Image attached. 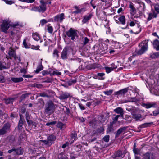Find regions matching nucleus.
I'll return each mask as SVG.
<instances>
[{"instance_id":"64","label":"nucleus","mask_w":159,"mask_h":159,"mask_svg":"<svg viewBox=\"0 0 159 159\" xmlns=\"http://www.w3.org/2000/svg\"><path fill=\"white\" fill-rule=\"evenodd\" d=\"M69 143L66 142L65 144H64L62 146V148H65L66 146H67L69 145Z\"/></svg>"},{"instance_id":"11","label":"nucleus","mask_w":159,"mask_h":159,"mask_svg":"<svg viewBox=\"0 0 159 159\" xmlns=\"http://www.w3.org/2000/svg\"><path fill=\"white\" fill-rule=\"evenodd\" d=\"M52 92L49 90H48L46 92H43L39 93V96L43 97H47L48 98H51L52 95L50 94Z\"/></svg>"},{"instance_id":"39","label":"nucleus","mask_w":159,"mask_h":159,"mask_svg":"<svg viewBox=\"0 0 159 159\" xmlns=\"http://www.w3.org/2000/svg\"><path fill=\"white\" fill-rule=\"evenodd\" d=\"M119 20L123 24L125 23V16H122L119 18Z\"/></svg>"},{"instance_id":"59","label":"nucleus","mask_w":159,"mask_h":159,"mask_svg":"<svg viewBox=\"0 0 159 159\" xmlns=\"http://www.w3.org/2000/svg\"><path fill=\"white\" fill-rule=\"evenodd\" d=\"M104 131V127L103 126L100 127L98 130V132L99 133H101Z\"/></svg>"},{"instance_id":"43","label":"nucleus","mask_w":159,"mask_h":159,"mask_svg":"<svg viewBox=\"0 0 159 159\" xmlns=\"http://www.w3.org/2000/svg\"><path fill=\"white\" fill-rule=\"evenodd\" d=\"M40 103L41 106H43L44 105L45 103L43 100L41 98L39 99L37 104Z\"/></svg>"},{"instance_id":"16","label":"nucleus","mask_w":159,"mask_h":159,"mask_svg":"<svg viewBox=\"0 0 159 159\" xmlns=\"http://www.w3.org/2000/svg\"><path fill=\"white\" fill-rule=\"evenodd\" d=\"M132 117L135 120V121H137L138 120H141V119L142 118V116L140 114H133Z\"/></svg>"},{"instance_id":"46","label":"nucleus","mask_w":159,"mask_h":159,"mask_svg":"<svg viewBox=\"0 0 159 159\" xmlns=\"http://www.w3.org/2000/svg\"><path fill=\"white\" fill-rule=\"evenodd\" d=\"M77 137V134L76 133H72L71 134V139L73 140V141H74L76 139Z\"/></svg>"},{"instance_id":"17","label":"nucleus","mask_w":159,"mask_h":159,"mask_svg":"<svg viewBox=\"0 0 159 159\" xmlns=\"http://www.w3.org/2000/svg\"><path fill=\"white\" fill-rule=\"evenodd\" d=\"M64 14L61 13L59 15H57L54 17V20L56 21H58L59 20L60 22H61L64 19Z\"/></svg>"},{"instance_id":"29","label":"nucleus","mask_w":159,"mask_h":159,"mask_svg":"<svg viewBox=\"0 0 159 159\" xmlns=\"http://www.w3.org/2000/svg\"><path fill=\"white\" fill-rule=\"evenodd\" d=\"M7 116V115L4 113L2 111L0 110V119L3 120L5 119Z\"/></svg>"},{"instance_id":"36","label":"nucleus","mask_w":159,"mask_h":159,"mask_svg":"<svg viewBox=\"0 0 159 159\" xmlns=\"http://www.w3.org/2000/svg\"><path fill=\"white\" fill-rule=\"evenodd\" d=\"M14 98H10L5 99V102L7 104L12 103L13 102Z\"/></svg>"},{"instance_id":"41","label":"nucleus","mask_w":159,"mask_h":159,"mask_svg":"<svg viewBox=\"0 0 159 159\" xmlns=\"http://www.w3.org/2000/svg\"><path fill=\"white\" fill-rule=\"evenodd\" d=\"M28 125H33L36 126V123L35 122H34L33 121L31 120H26Z\"/></svg>"},{"instance_id":"10","label":"nucleus","mask_w":159,"mask_h":159,"mask_svg":"<svg viewBox=\"0 0 159 159\" xmlns=\"http://www.w3.org/2000/svg\"><path fill=\"white\" fill-rule=\"evenodd\" d=\"M144 159H155V156L152 153L147 152L143 155Z\"/></svg>"},{"instance_id":"31","label":"nucleus","mask_w":159,"mask_h":159,"mask_svg":"<svg viewBox=\"0 0 159 159\" xmlns=\"http://www.w3.org/2000/svg\"><path fill=\"white\" fill-rule=\"evenodd\" d=\"M15 152H16V154L20 155L23 153V151L21 147H20L18 149H15Z\"/></svg>"},{"instance_id":"47","label":"nucleus","mask_w":159,"mask_h":159,"mask_svg":"<svg viewBox=\"0 0 159 159\" xmlns=\"http://www.w3.org/2000/svg\"><path fill=\"white\" fill-rule=\"evenodd\" d=\"M103 140L106 142H108L109 140V136L108 135L105 136L103 138Z\"/></svg>"},{"instance_id":"8","label":"nucleus","mask_w":159,"mask_h":159,"mask_svg":"<svg viewBox=\"0 0 159 159\" xmlns=\"http://www.w3.org/2000/svg\"><path fill=\"white\" fill-rule=\"evenodd\" d=\"M10 26L9 22L6 20H4L1 25L2 31L6 33L7 32V30L9 28Z\"/></svg>"},{"instance_id":"9","label":"nucleus","mask_w":159,"mask_h":159,"mask_svg":"<svg viewBox=\"0 0 159 159\" xmlns=\"http://www.w3.org/2000/svg\"><path fill=\"white\" fill-rule=\"evenodd\" d=\"M70 96V94L67 92H63L59 97V99L61 100L65 101Z\"/></svg>"},{"instance_id":"25","label":"nucleus","mask_w":159,"mask_h":159,"mask_svg":"<svg viewBox=\"0 0 159 159\" xmlns=\"http://www.w3.org/2000/svg\"><path fill=\"white\" fill-rule=\"evenodd\" d=\"M11 80L15 83H18L23 81V79L22 77L15 78L13 77L11 79Z\"/></svg>"},{"instance_id":"1","label":"nucleus","mask_w":159,"mask_h":159,"mask_svg":"<svg viewBox=\"0 0 159 159\" xmlns=\"http://www.w3.org/2000/svg\"><path fill=\"white\" fill-rule=\"evenodd\" d=\"M55 104L51 100H49L46 102L44 107V113L48 115L52 114L55 110Z\"/></svg>"},{"instance_id":"19","label":"nucleus","mask_w":159,"mask_h":159,"mask_svg":"<svg viewBox=\"0 0 159 159\" xmlns=\"http://www.w3.org/2000/svg\"><path fill=\"white\" fill-rule=\"evenodd\" d=\"M114 111L117 114H120V116L122 118L123 117L124 111L123 109L120 107L116 108L114 110Z\"/></svg>"},{"instance_id":"24","label":"nucleus","mask_w":159,"mask_h":159,"mask_svg":"<svg viewBox=\"0 0 159 159\" xmlns=\"http://www.w3.org/2000/svg\"><path fill=\"white\" fill-rule=\"evenodd\" d=\"M126 129V127H124L119 129L117 131L115 137L116 138L118 137L119 135L122 132H124Z\"/></svg>"},{"instance_id":"15","label":"nucleus","mask_w":159,"mask_h":159,"mask_svg":"<svg viewBox=\"0 0 159 159\" xmlns=\"http://www.w3.org/2000/svg\"><path fill=\"white\" fill-rule=\"evenodd\" d=\"M142 106L144 107H145L147 109H148L151 107H156V104L155 103H142Z\"/></svg>"},{"instance_id":"20","label":"nucleus","mask_w":159,"mask_h":159,"mask_svg":"<svg viewBox=\"0 0 159 159\" xmlns=\"http://www.w3.org/2000/svg\"><path fill=\"white\" fill-rule=\"evenodd\" d=\"M128 89L126 88L122 89L120 90L119 91L116 92L115 93V94L116 95H124L128 92Z\"/></svg>"},{"instance_id":"49","label":"nucleus","mask_w":159,"mask_h":159,"mask_svg":"<svg viewBox=\"0 0 159 159\" xmlns=\"http://www.w3.org/2000/svg\"><path fill=\"white\" fill-rule=\"evenodd\" d=\"M7 67L4 65L0 61V70H2L3 69H6Z\"/></svg>"},{"instance_id":"58","label":"nucleus","mask_w":159,"mask_h":159,"mask_svg":"<svg viewBox=\"0 0 159 159\" xmlns=\"http://www.w3.org/2000/svg\"><path fill=\"white\" fill-rule=\"evenodd\" d=\"M103 117L104 116H103L102 115H101L99 116V118L101 122H103L105 121V120H102V119H103Z\"/></svg>"},{"instance_id":"26","label":"nucleus","mask_w":159,"mask_h":159,"mask_svg":"<svg viewBox=\"0 0 159 159\" xmlns=\"http://www.w3.org/2000/svg\"><path fill=\"white\" fill-rule=\"evenodd\" d=\"M150 57L152 59H156L159 58V52L154 53L150 55Z\"/></svg>"},{"instance_id":"22","label":"nucleus","mask_w":159,"mask_h":159,"mask_svg":"<svg viewBox=\"0 0 159 159\" xmlns=\"http://www.w3.org/2000/svg\"><path fill=\"white\" fill-rule=\"evenodd\" d=\"M153 45L157 51H159V41L158 40L156 39L153 41Z\"/></svg>"},{"instance_id":"53","label":"nucleus","mask_w":159,"mask_h":159,"mask_svg":"<svg viewBox=\"0 0 159 159\" xmlns=\"http://www.w3.org/2000/svg\"><path fill=\"white\" fill-rule=\"evenodd\" d=\"M159 114V107L158 109L156 111H155L153 112V116H156Z\"/></svg>"},{"instance_id":"40","label":"nucleus","mask_w":159,"mask_h":159,"mask_svg":"<svg viewBox=\"0 0 159 159\" xmlns=\"http://www.w3.org/2000/svg\"><path fill=\"white\" fill-rule=\"evenodd\" d=\"M8 138L9 139V142L11 143H13V142L15 141V137L13 135H10L8 136Z\"/></svg>"},{"instance_id":"54","label":"nucleus","mask_w":159,"mask_h":159,"mask_svg":"<svg viewBox=\"0 0 159 159\" xmlns=\"http://www.w3.org/2000/svg\"><path fill=\"white\" fill-rule=\"evenodd\" d=\"M155 10L158 13H159V5L156 4L155 6Z\"/></svg>"},{"instance_id":"2","label":"nucleus","mask_w":159,"mask_h":159,"mask_svg":"<svg viewBox=\"0 0 159 159\" xmlns=\"http://www.w3.org/2000/svg\"><path fill=\"white\" fill-rule=\"evenodd\" d=\"M40 2L42 3V4L39 7H34L32 8L31 10L35 11H38L40 12H44L46 10V7L45 3L42 1H41Z\"/></svg>"},{"instance_id":"3","label":"nucleus","mask_w":159,"mask_h":159,"mask_svg":"<svg viewBox=\"0 0 159 159\" xmlns=\"http://www.w3.org/2000/svg\"><path fill=\"white\" fill-rule=\"evenodd\" d=\"M11 125L9 123L5 124L2 128L0 129V135L5 134L10 129Z\"/></svg>"},{"instance_id":"56","label":"nucleus","mask_w":159,"mask_h":159,"mask_svg":"<svg viewBox=\"0 0 159 159\" xmlns=\"http://www.w3.org/2000/svg\"><path fill=\"white\" fill-rule=\"evenodd\" d=\"M58 51L57 49H55L54 51L53 52V55L54 56L56 55L57 56V57H59V55L58 54Z\"/></svg>"},{"instance_id":"48","label":"nucleus","mask_w":159,"mask_h":159,"mask_svg":"<svg viewBox=\"0 0 159 159\" xmlns=\"http://www.w3.org/2000/svg\"><path fill=\"white\" fill-rule=\"evenodd\" d=\"M57 122L56 121H53L49 122H48L46 123V125L47 126H50L55 125L56 124Z\"/></svg>"},{"instance_id":"14","label":"nucleus","mask_w":159,"mask_h":159,"mask_svg":"<svg viewBox=\"0 0 159 159\" xmlns=\"http://www.w3.org/2000/svg\"><path fill=\"white\" fill-rule=\"evenodd\" d=\"M10 49L9 50L8 52V54L9 55V57H13L16 60L17 57L16 53L15 50L11 48V47H10L9 48Z\"/></svg>"},{"instance_id":"42","label":"nucleus","mask_w":159,"mask_h":159,"mask_svg":"<svg viewBox=\"0 0 159 159\" xmlns=\"http://www.w3.org/2000/svg\"><path fill=\"white\" fill-rule=\"evenodd\" d=\"M129 102H135L139 101L136 98H129Z\"/></svg>"},{"instance_id":"28","label":"nucleus","mask_w":159,"mask_h":159,"mask_svg":"<svg viewBox=\"0 0 159 159\" xmlns=\"http://www.w3.org/2000/svg\"><path fill=\"white\" fill-rule=\"evenodd\" d=\"M136 143H134V146L133 148V151L134 153L135 154H139L140 150L139 149L136 148Z\"/></svg>"},{"instance_id":"13","label":"nucleus","mask_w":159,"mask_h":159,"mask_svg":"<svg viewBox=\"0 0 159 159\" xmlns=\"http://www.w3.org/2000/svg\"><path fill=\"white\" fill-rule=\"evenodd\" d=\"M20 119L18 124V128L19 130H22L23 128V125L24 124V122L25 121V120L21 115H20Z\"/></svg>"},{"instance_id":"21","label":"nucleus","mask_w":159,"mask_h":159,"mask_svg":"<svg viewBox=\"0 0 159 159\" xmlns=\"http://www.w3.org/2000/svg\"><path fill=\"white\" fill-rule=\"evenodd\" d=\"M31 93H27L21 95L20 98L19 102H20L23 101L24 100L26 97L29 96V95H31Z\"/></svg>"},{"instance_id":"63","label":"nucleus","mask_w":159,"mask_h":159,"mask_svg":"<svg viewBox=\"0 0 159 159\" xmlns=\"http://www.w3.org/2000/svg\"><path fill=\"white\" fill-rule=\"evenodd\" d=\"M47 21L45 19H43L41 21V23L42 25H43L47 23Z\"/></svg>"},{"instance_id":"52","label":"nucleus","mask_w":159,"mask_h":159,"mask_svg":"<svg viewBox=\"0 0 159 159\" xmlns=\"http://www.w3.org/2000/svg\"><path fill=\"white\" fill-rule=\"evenodd\" d=\"M89 41V39L87 37H85L84 38V41L83 42L84 45H85Z\"/></svg>"},{"instance_id":"57","label":"nucleus","mask_w":159,"mask_h":159,"mask_svg":"<svg viewBox=\"0 0 159 159\" xmlns=\"http://www.w3.org/2000/svg\"><path fill=\"white\" fill-rule=\"evenodd\" d=\"M153 16V15L152 13H149V14L148 17L147 19V20L148 21L150 20L152 18Z\"/></svg>"},{"instance_id":"23","label":"nucleus","mask_w":159,"mask_h":159,"mask_svg":"<svg viewBox=\"0 0 159 159\" xmlns=\"http://www.w3.org/2000/svg\"><path fill=\"white\" fill-rule=\"evenodd\" d=\"M126 109L128 111H131V113L132 115L133 114H135L138 112V108H135L134 107H132L131 108H126Z\"/></svg>"},{"instance_id":"30","label":"nucleus","mask_w":159,"mask_h":159,"mask_svg":"<svg viewBox=\"0 0 159 159\" xmlns=\"http://www.w3.org/2000/svg\"><path fill=\"white\" fill-rule=\"evenodd\" d=\"M33 38L34 40L36 41H38L39 39H40L39 36L37 33H35L33 34Z\"/></svg>"},{"instance_id":"55","label":"nucleus","mask_w":159,"mask_h":159,"mask_svg":"<svg viewBox=\"0 0 159 159\" xmlns=\"http://www.w3.org/2000/svg\"><path fill=\"white\" fill-rule=\"evenodd\" d=\"M52 74L53 75H61V73L60 72H57V71H54L52 73Z\"/></svg>"},{"instance_id":"44","label":"nucleus","mask_w":159,"mask_h":159,"mask_svg":"<svg viewBox=\"0 0 159 159\" xmlns=\"http://www.w3.org/2000/svg\"><path fill=\"white\" fill-rule=\"evenodd\" d=\"M105 69L107 73H108L113 70V69L111 67H105Z\"/></svg>"},{"instance_id":"33","label":"nucleus","mask_w":159,"mask_h":159,"mask_svg":"<svg viewBox=\"0 0 159 159\" xmlns=\"http://www.w3.org/2000/svg\"><path fill=\"white\" fill-rule=\"evenodd\" d=\"M98 121L95 119L92 120L89 122V123L93 127H95V125L97 124Z\"/></svg>"},{"instance_id":"34","label":"nucleus","mask_w":159,"mask_h":159,"mask_svg":"<svg viewBox=\"0 0 159 159\" xmlns=\"http://www.w3.org/2000/svg\"><path fill=\"white\" fill-rule=\"evenodd\" d=\"M92 16V15L91 14H90L88 16H85L82 20L83 22L84 23H86L91 18Z\"/></svg>"},{"instance_id":"51","label":"nucleus","mask_w":159,"mask_h":159,"mask_svg":"<svg viewBox=\"0 0 159 159\" xmlns=\"http://www.w3.org/2000/svg\"><path fill=\"white\" fill-rule=\"evenodd\" d=\"M84 10L83 8H82L81 9H78L76 11H74L73 13L76 14H78L81 13V12Z\"/></svg>"},{"instance_id":"5","label":"nucleus","mask_w":159,"mask_h":159,"mask_svg":"<svg viewBox=\"0 0 159 159\" xmlns=\"http://www.w3.org/2000/svg\"><path fill=\"white\" fill-rule=\"evenodd\" d=\"M66 34L69 37H71V39L73 40L75 39V37H77L78 35L76 31L71 28L66 32Z\"/></svg>"},{"instance_id":"35","label":"nucleus","mask_w":159,"mask_h":159,"mask_svg":"<svg viewBox=\"0 0 159 159\" xmlns=\"http://www.w3.org/2000/svg\"><path fill=\"white\" fill-rule=\"evenodd\" d=\"M113 122H111L110 125H108V130L109 132H111L113 130Z\"/></svg>"},{"instance_id":"45","label":"nucleus","mask_w":159,"mask_h":159,"mask_svg":"<svg viewBox=\"0 0 159 159\" xmlns=\"http://www.w3.org/2000/svg\"><path fill=\"white\" fill-rule=\"evenodd\" d=\"M65 125L64 124H63L61 122H58L57 125V127L60 128V129H62V126Z\"/></svg>"},{"instance_id":"4","label":"nucleus","mask_w":159,"mask_h":159,"mask_svg":"<svg viewBox=\"0 0 159 159\" xmlns=\"http://www.w3.org/2000/svg\"><path fill=\"white\" fill-rule=\"evenodd\" d=\"M11 125L9 123L5 124L2 128L0 129V135L5 134L10 129Z\"/></svg>"},{"instance_id":"50","label":"nucleus","mask_w":159,"mask_h":159,"mask_svg":"<svg viewBox=\"0 0 159 159\" xmlns=\"http://www.w3.org/2000/svg\"><path fill=\"white\" fill-rule=\"evenodd\" d=\"M112 92V91L111 90H110L109 91H104V93L107 95H110L111 94Z\"/></svg>"},{"instance_id":"7","label":"nucleus","mask_w":159,"mask_h":159,"mask_svg":"<svg viewBox=\"0 0 159 159\" xmlns=\"http://www.w3.org/2000/svg\"><path fill=\"white\" fill-rule=\"evenodd\" d=\"M139 46L141 47L140 49L136 51L137 54L138 55H140L143 54L148 49L147 43L145 44H143V45L141 43Z\"/></svg>"},{"instance_id":"27","label":"nucleus","mask_w":159,"mask_h":159,"mask_svg":"<svg viewBox=\"0 0 159 159\" xmlns=\"http://www.w3.org/2000/svg\"><path fill=\"white\" fill-rule=\"evenodd\" d=\"M129 7L131 9V14L133 15H134L136 13V10L132 3L130 4Z\"/></svg>"},{"instance_id":"37","label":"nucleus","mask_w":159,"mask_h":159,"mask_svg":"<svg viewBox=\"0 0 159 159\" xmlns=\"http://www.w3.org/2000/svg\"><path fill=\"white\" fill-rule=\"evenodd\" d=\"M77 82V80L76 79H75L73 80H70L67 82L68 84L70 86L76 83Z\"/></svg>"},{"instance_id":"61","label":"nucleus","mask_w":159,"mask_h":159,"mask_svg":"<svg viewBox=\"0 0 159 159\" xmlns=\"http://www.w3.org/2000/svg\"><path fill=\"white\" fill-rule=\"evenodd\" d=\"M25 116H26L25 118H26V120L30 119V118L29 114L28 112H26Z\"/></svg>"},{"instance_id":"38","label":"nucleus","mask_w":159,"mask_h":159,"mask_svg":"<svg viewBox=\"0 0 159 159\" xmlns=\"http://www.w3.org/2000/svg\"><path fill=\"white\" fill-rule=\"evenodd\" d=\"M153 123L152 122L145 123L140 125V127L143 128L150 126Z\"/></svg>"},{"instance_id":"6","label":"nucleus","mask_w":159,"mask_h":159,"mask_svg":"<svg viewBox=\"0 0 159 159\" xmlns=\"http://www.w3.org/2000/svg\"><path fill=\"white\" fill-rule=\"evenodd\" d=\"M56 139V137L53 135H51L47 138V140L42 141L45 144L50 146Z\"/></svg>"},{"instance_id":"62","label":"nucleus","mask_w":159,"mask_h":159,"mask_svg":"<svg viewBox=\"0 0 159 159\" xmlns=\"http://www.w3.org/2000/svg\"><path fill=\"white\" fill-rule=\"evenodd\" d=\"M23 44L24 46L26 48H28V45L26 43V40L25 39H24L23 41Z\"/></svg>"},{"instance_id":"32","label":"nucleus","mask_w":159,"mask_h":159,"mask_svg":"<svg viewBox=\"0 0 159 159\" xmlns=\"http://www.w3.org/2000/svg\"><path fill=\"white\" fill-rule=\"evenodd\" d=\"M43 68V67L42 66L41 62L40 63V64L38 66L37 68L35 71V73H38L40 71L42 70Z\"/></svg>"},{"instance_id":"18","label":"nucleus","mask_w":159,"mask_h":159,"mask_svg":"<svg viewBox=\"0 0 159 159\" xmlns=\"http://www.w3.org/2000/svg\"><path fill=\"white\" fill-rule=\"evenodd\" d=\"M123 155L122 152L120 150H118L112 156L113 158H118L122 157Z\"/></svg>"},{"instance_id":"12","label":"nucleus","mask_w":159,"mask_h":159,"mask_svg":"<svg viewBox=\"0 0 159 159\" xmlns=\"http://www.w3.org/2000/svg\"><path fill=\"white\" fill-rule=\"evenodd\" d=\"M69 48L66 47L63 49L61 53V57L62 59H66L68 57L67 51Z\"/></svg>"},{"instance_id":"60","label":"nucleus","mask_w":159,"mask_h":159,"mask_svg":"<svg viewBox=\"0 0 159 159\" xmlns=\"http://www.w3.org/2000/svg\"><path fill=\"white\" fill-rule=\"evenodd\" d=\"M48 30L49 33H52L53 31V29L52 26H48Z\"/></svg>"}]
</instances>
